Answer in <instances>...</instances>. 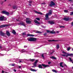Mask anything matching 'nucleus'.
<instances>
[{
	"instance_id": "obj_1",
	"label": "nucleus",
	"mask_w": 73,
	"mask_h": 73,
	"mask_svg": "<svg viewBox=\"0 0 73 73\" xmlns=\"http://www.w3.org/2000/svg\"><path fill=\"white\" fill-rule=\"evenodd\" d=\"M62 53L63 54H62V56H63L64 57L66 56V57H68V56H70V57H72V56H73V54L68 53L64 51L62 52Z\"/></svg>"
},
{
	"instance_id": "obj_2",
	"label": "nucleus",
	"mask_w": 73,
	"mask_h": 73,
	"mask_svg": "<svg viewBox=\"0 0 73 73\" xmlns=\"http://www.w3.org/2000/svg\"><path fill=\"white\" fill-rule=\"evenodd\" d=\"M52 11L50 10L49 11L48 13L46 14L45 15L46 18H45L46 20H49V15H51L52 14Z\"/></svg>"
},
{
	"instance_id": "obj_3",
	"label": "nucleus",
	"mask_w": 73,
	"mask_h": 73,
	"mask_svg": "<svg viewBox=\"0 0 73 73\" xmlns=\"http://www.w3.org/2000/svg\"><path fill=\"white\" fill-rule=\"evenodd\" d=\"M27 39L29 41H36L37 39L35 38L29 37Z\"/></svg>"
},
{
	"instance_id": "obj_4",
	"label": "nucleus",
	"mask_w": 73,
	"mask_h": 73,
	"mask_svg": "<svg viewBox=\"0 0 73 73\" xmlns=\"http://www.w3.org/2000/svg\"><path fill=\"white\" fill-rule=\"evenodd\" d=\"M0 21H5V20H7V18L4 16L0 17Z\"/></svg>"
},
{
	"instance_id": "obj_5",
	"label": "nucleus",
	"mask_w": 73,
	"mask_h": 73,
	"mask_svg": "<svg viewBox=\"0 0 73 73\" xmlns=\"http://www.w3.org/2000/svg\"><path fill=\"white\" fill-rule=\"evenodd\" d=\"M26 23L27 24H31L32 23V21H30V19L27 18L26 19Z\"/></svg>"
},
{
	"instance_id": "obj_6",
	"label": "nucleus",
	"mask_w": 73,
	"mask_h": 73,
	"mask_svg": "<svg viewBox=\"0 0 73 73\" xmlns=\"http://www.w3.org/2000/svg\"><path fill=\"white\" fill-rule=\"evenodd\" d=\"M38 61V60H36L35 62L33 64L34 66H32V68H35V67H36V64Z\"/></svg>"
},
{
	"instance_id": "obj_7",
	"label": "nucleus",
	"mask_w": 73,
	"mask_h": 73,
	"mask_svg": "<svg viewBox=\"0 0 73 73\" xmlns=\"http://www.w3.org/2000/svg\"><path fill=\"white\" fill-rule=\"evenodd\" d=\"M9 26V25H3L0 26V28H4L5 27H7Z\"/></svg>"
},
{
	"instance_id": "obj_8",
	"label": "nucleus",
	"mask_w": 73,
	"mask_h": 73,
	"mask_svg": "<svg viewBox=\"0 0 73 73\" xmlns=\"http://www.w3.org/2000/svg\"><path fill=\"white\" fill-rule=\"evenodd\" d=\"M53 6L56 5V4L52 1H51L50 4V7H52Z\"/></svg>"
},
{
	"instance_id": "obj_9",
	"label": "nucleus",
	"mask_w": 73,
	"mask_h": 73,
	"mask_svg": "<svg viewBox=\"0 0 73 73\" xmlns=\"http://www.w3.org/2000/svg\"><path fill=\"white\" fill-rule=\"evenodd\" d=\"M2 13H3V14L6 15H9V13L8 12H6L5 11H2Z\"/></svg>"
},
{
	"instance_id": "obj_10",
	"label": "nucleus",
	"mask_w": 73,
	"mask_h": 73,
	"mask_svg": "<svg viewBox=\"0 0 73 73\" xmlns=\"http://www.w3.org/2000/svg\"><path fill=\"white\" fill-rule=\"evenodd\" d=\"M48 23L50 24H54V22L53 21H48Z\"/></svg>"
},
{
	"instance_id": "obj_11",
	"label": "nucleus",
	"mask_w": 73,
	"mask_h": 73,
	"mask_svg": "<svg viewBox=\"0 0 73 73\" xmlns=\"http://www.w3.org/2000/svg\"><path fill=\"white\" fill-rule=\"evenodd\" d=\"M20 52H21V53H24V52H26V53H28V51L26 50H25L24 49L22 50H21L20 51Z\"/></svg>"
},
{
	"instance_id": "obj_12",
	"label": "nucleus",
	"mask_w": 73,
	"mask_h": 73,
	"mask_svg": "<svg viewBox=\"0 0 73 73\" xmlns=\"http://www.w3.org/2000/svg\"><path fill=\"white\" fill-rule=\"evenodd\" d=\"M28 36H30L31 37H34V36H35V35L33 34H30L28 33L27 34V37H28Z\"/></svg>"
},
{
	"instance_id": "obj_13",
	"label": "nucleus",
	"mask_w": 73,
	"mask_h": 73,
	"mask_svg": "<svg viewBox=\"0 0 73 73\" xmlns=\"http://www.w3.org/2000/svg\"><path fill=\"white\" fill-rule=\"evenodd\" d=\"M5 35V34L4 33H3L2 31H1L0 32V35H1V36H4Z\"/></svg>"
},
{
	"instance_id": "obj_14",
	"label": "nucleus",
	"mask_w": 73,
	"mask_h": 73,
	"mask_svg": "<svg viewBox=\"0 0 73 73\" xmlns=\"http://www.w3.org/2000/svg\"><path fill=\"white\" fill-rule=\"evenodd\" d=\"M19 24L21 25H23L24 27H25V23L24 22L20 23Z\"/></svg>"
},
{
	"instance_id": "obj_15",
	"label": "nucleus",
	"mask_w": 73,
	"mask_h": 73,
	"mask_svg": "<svg viewBox=\"0 0 73 73\" xmlns=\"http://www.w3.org/2000/svg\"><path fill=\"white\" fill-rule=\"evenodd\" d=\"M69 17H68L67 18L66 17L64 18V20L65 21H68L69 20Z\"/></svg>"
},
{
	"instance_id": "obj_16",
	"label": "nucleus",
	"mask_w": 73,
	"mask_h": 73,
	"mask_svg": "<svg viewBox=\"0 0 73 73\" xmlns=\"http://www.w3.org/2000/svg\"><path fill=\"white\" fill-rule=\"evenodd\" d=\"M35 12L36 13H37L38 14H39V15H43V14L41 12H39L37 11H35Z\"/></svg>"
},
{
	"instance_id": "obj_17",
	"label": "nucleus",
	"mask_w": 73,
	"mask_h": 73,
	"mask_svg": "<svg viewBox=\"0 0 73 73\" xmlns=\"http://www.w3.org/2000/svg\"><path fill=\"white\" fill-rule=\"evenodd\" d=\"M34 22L35 23V24H40V23L38 22L37 20H34Z\"/></svg>"
},
{
	"instance_id": "obj_18",
	"label": "nucleus",
	"mask_w": 73,
	"mask_h": 73,
	"mask_svg": "<svg viewBox=\"0 0 73 73\" xmlns=\"http://www.w3.org/2000/svg\"><path fill=\"white\" fill-rule=\"evenodd\" d=\"M42 66H43L44 67V68H46V67H49V66L48 65H46L45 64H42Z\"/></svg>"
},
{
	"instance_id": "obj_19",
	"label": "nucleus",
	"mask_w": 73,
	"mask_h": 73,
	"mask_svg": "<svg viewBox=\"0 0 73 73\" xmlns=\"http://www.w3.org/2000/svg\"><path fill=\"white\" fill-rule=\"evenodd\" d=\"M6 34L8 36H10V33L9 31H6Z\"/></svg>"
},
{
	"instance_id": "obj_20",
	"label": "nucleus",
	"mask_w": 73,
	"mask_h": 73,
	"mask_svg": "<svg viewBox=\"0 0 73 73\" xmlns=\"http://www.w3.org/2000/svg\"><path fill=\"white\" fill-rule=\"evenodd\" d=\"M30 70H31V71H32L33 72H36V71H37V70L33 68H31Z\"/></svg>"
},
{
	"instance_id": "obj_21",
	"label": "nucleus",
	"mask_w": 73,
	"mask_h": 73,
	"mask_svg": "<svg viewBox=\"0 0 73 73\" xmlns=\"http://www.w3.org/2000/svg\"><path fill=\"white\" fill-rule=\"evenodd\" d=\"M69 60L71 62H73V59L70 57H69Z\"/></svg>"
},
{
	"instance_id": "obj_22",
	"label": "nucleus",
	"mask_w": 73,
	"mask_h": 73,
	"mask_svg": "<svg viewBox=\"0 0 73 73\" xmlns=\"http://www.w3.org/2000/svg\"><path fill=\"white\" fill-rule=\"evenodd\" d=\"M51 33L52 34H54V33H56V32L54 31V30H53L52 31H51Z\"/></svg>"
},
{
	"instance_id": "obj_23",
	"label": "nucleus",
	"mask_w": 73,
	"mask_h": 73,
	"mask_svg": "<svg viewBox=\"0 0 73 73\" xmlns=\"http://www.w3.org/2000/svg\"><path fill=\"white\" fill-rule=\"evenodd\" d=\"M62 64H63V62H60V66L61 67H62V68H64V66L62 65Z\"/></svg>"
},
{
	"instance_id": "obj_24",
	"label": "nucleus",
	"mask_w": 73,
	"mask_h": 73,
	"mask_svg": "<svg viewBox=\"0 0 73 73\" xmlns=\"http://www.w3.org/2000/svg\"><path fill=\"white\" fill-rule=\"evenodd\" d=\"M35 60V59H29V61H32V62H33V61H34Z\"/></svg>"
},
{
	"instance_id": "obj_25",
	"label": "nucleus",
	"mask_w": 73,
	"mask_h": 73,
	"mask_svg": "<svg viewBox=\"0 0 73 73\" xmlns=\"http://www.w3.org/2000/svg\"><path fill=\"white\" fill-rule=\"evenodd\" d=\"M12 33H13V34H14V35H15V34H16V31H15V30H13V31H12Z\"/></svg>"
},
{
	"instance_id": "obj_26",
	"label": "nucleus",
	"mask_w": 73,
	"mask_h": 73,
	"mask_svg": "<svg viewBox=\"0 0 73 73\" xmlns=\"http://www.w3.org/2000/svg\"><path fill=\"white\" fill-rule=\"evenodd\" d=\"M41 57H42V58L43 59H44L45 58L44 57V54H42L41 55Z\"/></svg>"
},
{
	"instance_id": "obj_27",
	"label": "nucleus",
	"mask_w": 73,
	"mask_h": 73,
	"mask_svg": "<svg viewBox=\"0 0 73 73\" xmlns=\"http://www.w3.org/2000/svg\"><path fill=\"white\" fill-rule=\"evenodd\" d=\"M52 71L53 72H55V73L57 72V71L53 69L52 70Z\"/></svg>"
},
{
	"instance_id": "obj_28",
	"label": "nucleus",
	"mask_w": 73,
	"mask_h": 73,
	"mask_svg": "<svg viewBox=\"0 0 73 73\" xmlns=\"http://www.w3.org/2000/svg\"><path fill=\"white\" fill-rule=\"evenodd\" d=\"M38 67L39 68H41V69H42V66H41V65L39 64L38 65Z\"/></svg>"
},
{
	"instance_id": "obj_29",
	"label": "nucleus",
	"mask_w": 73,
	"mask_h": 73,
	"mask_svg": "<svg viewBox=\"0 0 73 73\" xmlns=\"http://www.w3.org/2000/svg\"><path fill=\"white\" fill-rule=\"evenodd\" d=\"M51 58H52H52H53V59H56V58L54 57V56H52L51 57H50Z\"/></svg>"
},
{
	"instance_id": "obj_30",
	"label": "nucleus",
	"mask_w": 73,
	"mask_h": 73,
	"mask_svg": "<svg viewBox=\"0 0 73 73\" xmlns=\"http://www.w3.org/2000/svg\"><path fill=\"white\" fill-rule=\"evenodd\" d=\"M17 7H16V6H14L13 7V9H17Z\"/></svg>"
},
{
	"instance_id": "obj_31",
	"label": "nucleus",
	"mask_w": 73,
	"mask_h": 73,
	"mask_svg": "<svg viewBox=\"0 0 73 73\" xmlns=\"http://www.w3.org/2000/svg\"><path fill=\"white\" fill-rule=\"evenodd\" d=\"M60 28H65V26H60Z\"/></svg>"
},
{
	"instance_id": "obj_32",
	"label": "nucleus",
	"mask_w": 73,
	"mask_h": 73,
	"mask_svg": "<svg viewBox=\"0 0 73 73\" xmlns=\"http://www.w3.org/2000/svg\"><path fill=\"white\" fill-rule=\"evenodd\" d=\"M46 32H47V33H51V31L50 30H47L46 31Z\"/></svg>"
},
{
	"instance_id": "obj_33",
	"label": "nucleus",
	"mask_w": 73,
	"mask_h": 73,
	"mask_svg": "<svg viewBox=\"0 0 73 73\" xmlns=\"http://www.w3.org/2000/svg\"><path fill=\"white\" fill-rule=\"evenodd\" d=\"M36 33H42V32L37 31H36Z\"/></svg>"
},
{
	"instance_id": "obj_34",
	"label": "nucleus",
	"mask_w": 73,
	"mask_h": 73,
	"mask_svg": "<svg viewBox=\"0 0 73 73\" xmlns=\"http://www.w3.org/2000/svg\"><path fill=\"white\" fill-rule=\"evenodd\" d=\"M56 47L57 49H58L59 48V45H58V44H57L56 45Z\"/></svg>"
},
{
	"instance_id": "obj_35",
	"label": "nucleus",
	"mask_w": 73,
	"mask_h": 73,
	"mask_svg": "<svg viewBox=\"0 0 73 73\" xmlns=\"http://www.w3.org/2000/svg\"><path fill=\"white\" fill-rule=\"evenodd\" d=\"M48 41H57V40H48Z\"/></svg>"
},
{
	"instance_id": "obj_36",
	"label": "nucleus",
	"mask_w": 73,
	"mask_h": 73,
	"mask_svg": "<svg viewBox=\"0 0 73 73\" xmlns=\"http://www.w3.org/2000/svg\"><path fill=\"white\" fill-rule=\"evenodd\" d=\"M70 15H71V16H73V12H72L71 13Z\"/></svg>"
},
{
	"instance_id": "obj_37",
	"label": "nucleus",
	"mask_w": 73,
	"mask_h": 73,
	"mask_svg": "<svg viewBox=\"0 0 73 73\" xmlns=\"http://www.w3.org/2000/svg\"><path fill=\"white\" fill-rule=\"evenodd\" d=\"M51 51H52V52L50 53V54H52V53H54V50H52Z\"/></svg>"
},
{
	"instance_id": "obj_38",
	"label": "nucleus",
	"mask_w": 73,
	"mask_h": 73,
	"mask_svg": "<svg viewBox=\"0 0 73 73\" xmlns=\"http://www.w3.org/2000/svg\"><path fill=\"white\" fill-rule=\"evenodd\" d=\"M15 64H11V66H15Z\"/></svg>"
},
{
	"instance_id": "obj_39",
	"label": "nucleus",
	"mask_w": 73,
	"mask_h": 73,
	"mask_svg": "<svg viewBox=\"0 0 73 73\" xmlns=\"http://www.w3.org/2000/svg\"><path fill=\"white\" fill-rule=\"evenodd\" d=\"M70 48L68 47V48H67V50H68V51H69V50H70Z\"/></svg>"
},
{
	"instance_id": "obj_40",
	"label": "nucleus",
	"mask_w": 73,
	"mask_h": 73,
	"mask_svg": "<svg viewBox=\"0 0 73 73\" xmlns=\"http://www.w3.org/2000/svg\"><path fill=\"white\" fill-rule=\"evenodd\" d=\"M64 12H65V13H67V12H68V11L67 10H64Z\"/></svg>"
},
{
	"instance_id": "obj_41",
	"label": "nucleus",
	"mask_w": 73,
	"mask_h": 73,
	"mask_svg": "<svg viewBox=\"0 0 73 73\" xmlns=\"http://www.w3.org/2000/svg\"><path fill=\"white\" fill-rule=\"evenodd\" d=\"M36 20H38V21L40 20V18H36Z\"/></svg>"
},
{
	"instance_id": "obj_42",
	"label": "nucleus",
	"mask_w": 73,
	"mask_h": 73,
	"mask_svg": "<svg viewBox=\"0 0 73 73\" xmlns=\"http://www.w3.org/2000/svg\"><path fill=\"white\" fill-rule=\"evenodd\" d=\"M46 34H47L46 33H45L43 34V35H44V36H46Z\"/></svg>"
},
{
	"instance_id": "obj_43",
	"label": "nucleus",
	"mask_w": 73,
	"mask_h": 73,
	"mask_svg": "<svg viewBox=\"0 0 73 73\" xmlns=\"http://www.w3.org/2000/svg\"><path fill=\"white\" fill-rule=\"evenodd\" d=\"M23 35H26V34H25V33H23Z\"/></svg>"
},
{
	"instance_id": "obj_44",
	"label": "nucleus",
	"mask_w": 73,
	"mask_h": 73,
	"mask_svg": "<svg viewBox=\"0 0 73 73\" xmlns=\"http://www.w3.org/2000/svg\"><path fill=\"white\" fill-rule=\"evenodd\" d=\"M35 54H39V53H38V52H35Z\"/></svg>"
},
{
	"instance_id": "obj_45",
	"label": "nucleus",
	"mask_w": 73,
	"mask_h": 73,
	"mask_svg": "<svg viewBox=\"0 0 73 73\" xmlns=\"http://www.w3.org/2000/svg\"><path fill=\"white\" fill-rule=\"evenodd\" d=\"M48 64H49V65H50V64H51V62H48Z\"/></svg>"
},
{
	"instance_id": "obj_46",
	"label": "nucleus",
	"mask_w": 73,
	"mask_h": 73,
	"mask_svg": "<svg viewBox=\"0 0 73 73\" xmlns=\"http://www.w3.org/2000/svg\"><path fill=\"white\" fill-rule=\"evenodd\" d=\"M32 3V1H29V3Z\"/></svg>"
},
{
	"instance_id": "obj_47",
	"label": "nucleus",
	"mask_w": 73,
	"mask_h": 73,
	"mask_svg": "<svg viewBox=\"0 0 73 73\" xmlns=\"http://www.w3.org/2000/svg\"><path fill=\"white\" fill-rule=\"evenodd\" d=\"M24 47V48H27V46H25Z\"/></svg>"
},
{
	"instance_id": "obj_48",
	"label": "nucleus",
	"mask_w": 73,
	"mask_h": 73,
	"mask_svg": "<svg viewBox=\"0 0 73 73\" xmlns=\"http://www.w3.org/2000/svg\"><path fill=\"white\" fill-rule=\"evenodd\" d=\"M8 6L11 7V4H9Z\"/></svg>"
},
{
	"instance_id": "obj_49",
	"label": "nucleus",
	"mask_w": 73,
	"mask_h": 73,
	"mask_svg": "<svg viewBox=\"0 0 73 73\" xmlns=\"http://www.w3.org/2000/svg\"><path fill=\"white\" fill-rule=\"evenodd\" d=\"M0 55L1 56H4V55L3 54H0Z\"/></svg>"
},
{
	"instance_id": "obj_50",
	"label": "nucleus",
	"mask_w": 73,
	"mask_h": 73,
	"mask_svg": "<svg viewBox=\"0 0 73 73\" xmlns=\"http://www.w3.org/2000/svg\"><path fill=\"white\" fill-rule=\"evenodd\" d=\"M13 70L14 71V72H16V70Z\"/></svg>"
},
{
	"instance_id": "obj_51",
	"label": "nucleus",
	"mask_w": 73,
	"mask_h": 73,
	"mask_svg": "<svg viewBox=\"0 0 73 73\" xmlns=\"http://www.w3.org/2000/svg\"><path fill=\"white\" fill-rule=\"evenodd\" d=\"M40 47H41V46H40V47H38L36 48V49H38V48H40Z\"/></svg>"
},
{
	"instance_id": "obj_52",
	"label": "nucleus",
	"mask_w": 73,
	"mask_h": 73,
	"mask_svg": "<svg viewBox=\"0 0 73 73\" xmlns=\"http://www.w3.org/2000/svg\"><path fill=\"white\" fill-rule=\"evenodd\" d=\"M41 4H45V3H42Z\"/></svg>"
},
{
	"instance_id": "obj_53",
	"label": "nucleus",
	"mask_w": 73,
	"mask_h": 73,
	"mask_svg": "<svg viewBox=\"0 0 73 73\" xmlns=\"http://www.w3.org/2000/svg\"><path fill=\"white\" fill-rule=\"evenodd\" d=\"M56 33H59V32L58 31H57L56 32Z\"/></svg>"
},
{
	"instance_id": "obj_54",
	"label": "nucleus",
	"mask_w": 73,
	"mask_h": 73,
	"mask_svg": "<svg viewBox=\"0 0 73 73\" xmlns=\"http://www.w3.org/2000/svg\"><path fill=\"white\" fill-rule=\"evenodd\" d=\"M72 26H73V22L72 23Z\"/></svg>"
},
{
	"instance_id": "obj_55",
	"label": "nucleus",
	"mask_w": 73,
	"mask_h": 73,
	"mask_svg": "<svg viewBox=\"0 0 73 73\" xmlns=\"http://www.w3.org/2000/svg\"><path fill=\"white\" fill-rule=\"evenodd\" d=\"M21 66H19V68H21Z\"/></svg>"
},
{
	"instance_id": "obj_56",
	"label": "nucleus",
	"mask_w": 73,
	"mask_h": 73,
	"mask_svg": "<svg viewBox=\"0 0 73 73\" xmlns=\"http://www.w3.org/2000/svg\"><path fill=\"white\" fill-rule=\"evenodd\" d=\"M7 1V0H5L4 1L5 2H6V1Z\"/></svg>"
},
{
	"instance_id": "obj_57",
	"label": "nucleus",
	"mask_w": 73,
	"mask_h": 73,
	"mask_svg": "<svg viewBox=\"0 0 73 73\" xmlns=\"http://www.w3.org/2000/svg\"><path fill=\"white\" fill-rule=\"evenodd\" d=\"M19 62H21V60H19Z\"/></svg>"
},
{
	"instance_id": "obj_58",
	"label": "nucleus",
	"mask_w": 73,
	"mask_h": 73,
	"mask_svg": "<svg viewBox=\"0 0 73 73\" xmlns=\"http://www.w3.org/2000/svg\"><path fill=\"white\" fill-rule=\"evenodd\" d=\"M0 48H2V47H1V46H0Z\"/></svg>"
},
{
	"instance_id": "obj_59",
	"label": "nucleus",
	"mask_w": 73,
	"mask_h": 73,
	"mask_svg": "<svg viewBox=\"0 0 73 73\" xmlns=\"http://www.w3.org/2000/svg\"><path fill=\"white\" fill-rule=\"evenodd\" d=\"M29 5H30V6H31V4H29Z\"/></svg>"
},
{
	"instance_id": "obj_60",
	"label": "nucleus",
	"mask_w": 73,
	"mask_h": 73,
	"mask_svg": "<svg viewBox=\"0 0 73 73\" xmlns=\"http://www.w3.org/2000/svg\"><path fill=\"white\" fill-rule=\"evenodd\" d=\"M65 66H67L66 65V64H64Z\"/></svg>"
},
{
	"instance_id": "obj_61",
	"label": "nucleus",
	"mask_w": 73,
	"mask_h": 73,
	"mask_svg": "<svg viewBox=\"0 0 73 73\" xmlns=\"http://www.w3.org/2000/svg\"><path fill=\"white\" fill-rule=\"evenodd\" d=\"M72 51H73V48L72 49Z\"/></svg>"
},
{
	"instance_id": "obj_62",
	"label": "nucleus",
	"mask_w": 73,
	"mask_h": 73,
	"mask_svg": "<svg viewBox=\"0 0 73 73\" xmlns=\"http://www.w3.org/2000/svg\"><path fill=\"white\" fill-rule=\"evenodd\" d=\"M72 69L73 70V67H72Z\"/></svg>"
},
{
	"instance_id": "obj_63",
	"label": "nucleus",
	"mask_w": 73,
	"mask_h": 73,
	"mask_svg": "<svg viewBox=\"0 0 73 73\" xmlns=\"http://www.w3.org/2000/svg\"><path fill=\"white\" fill-rule=\"evenodd\" d=\"M13 20H14L15 19L13 18Z\"/></svg>"
},
{
	"instance_id": "obj_64",
	"label": "nucleus",
	"mask_w": 73,
	"mask_h": 73,
	"mask_svg": "<svg viewBox=\"0 0 73 73\" xmlns=\"http://www.w3.org/2000/svg\"><path fill=\"white\" fill-rule=\"evenodd\" d=\"M72 64H73V62H72Z\"/></svg>"
}]
</instances>
